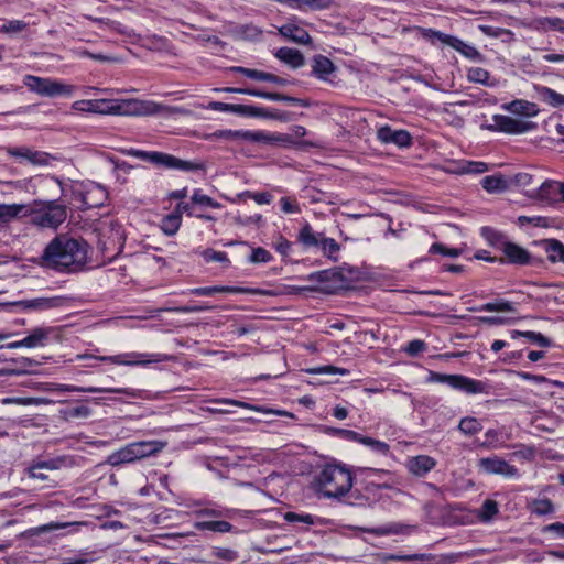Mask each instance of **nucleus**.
Wrapping results in <instances>:
<instances>
[{"label": "nucleus", "instance_id": "9b49d317", "mask_svg": "<svg viewBox=\"0 0 564 564\" xmlns=\"http://www.w3.org/2000/svg\"><path fill=\"white\" fill-rule=\"evenodd\" d=\"M478 468L488 475H500L506 478H518L519 470L500 456L492 455L478 460Z\"/></svg>", "mask_w": 564, "mask_h": 564}, {"label": "nucleus", "instance_id": "4c0bfd02", "mask_svg": "<svg viewBox=\"0 0 564 564\" xmlns=\"http://www.w3.org/2000/svg\"><path fill=\"white\" fill-rule=\"evenodd\" d=\"M182 224V217L178 214H170L162 219L161 228L167 236H174Z\"/></svg>", "mask_w": 564, "mask_h": 564}, {"label": "nucleus", "instance_id": "864d4df0", "mask_svg": "<svg viewBox=\"0 0 564 564\" xmlns=\"http://www.w3.org/2000/svg\"><path fill=\"white\" fill-rule=\"evenodd\" d=\"M284 519L290 523L301 522V523L308 524V525L314 523L313 516H311L308 513L300 514V513H295V512H286L284 514Z\"/></svg>", "mask_w": 564, "mask_h": 564}, {"label": "nucleus", "instance_id": "f704fd0d", "mask_svg": "<svg viewBox=\"0 0 564 564\" xmlns=\"http://www.w3.org/2000/svg\"><path fill=\"white\" fill-rule=\"evenodd\" d=\"M230 511L223 508H202L194 511V516L198 520H223V518L229 517Z\"/></svg>", "mask_w": 564, "mask_h": 564}, {"label": "nucleus", "instance_id": "dca6fc26", "mask_svg": "<svg viewBox=\"0 0 564 564\" xmlns=\"http://www.w3.org/2000/svg\"><path fill=\"white\" fill-rule=\"evenodd\" d=\"M377 139L384 144L393 143L400 148L410 147L412 143V137L406 130H393L389 126L378 129Z\"/></svg>", "mask_w": 564, "mask_h": 564}, {"label": "nucleus", "instance_id": "393cba45", "mask_svg": "<svg viewBox=\"0 0 564 564\" xmlns=\"http://www.w3.org/2000/svg\"><path fill=\"white\" fill-rule=\"evenodd\" d=\"M502 108L511 113L524 117H534L539 112V108L534 102L523 99H517L509 104H505Z\"/></svg>", "mask_w": 564, "mask_h": 564}, {"label": "nucleus", "instance_id": "6ab92c4d", "mask_svg": "<svg viewBox=\"0 0 564 564\" xmlns=\"http://www.w3.org/2000/svg\"><path fill=\"white\" fill-rule=\"evenodd\" d=\"M7 152L13 158L25 159L33 165H47L50 161V155L47 153L33 151L26 147L9 148Z\"/></svg>", "mask_w": 564, "mask_h": 564}, {"label": "nucleus", "instance_id": "b1692460", "mask_svg": "<svg viewBox=\"0 0 564 564\" xmlns=\"http://www.w3.org/2000/svg\"><path fill=\"white\" fill-rule=\"evenodd\" d=\"M62 391L67 392H88V393H97V392H111V393H122L130 398L139 397V392L134 389L130 388H96V387H76V386H62Z\"/></svg>", "mask_w": 564, "mask_h": 564}, {"label": "nucleus", "instance_id": "f257e3e1", "mask_svg": "<svg viewBox=\"0 0 564 564\" xmlns=\"http://www.w3.org/2000/svg\"><path fill=\"white\" fill-rule=\"evenodd\" d=\"M29 217V224L42 230H57L67 219V207L58 199H34L30 204H0V226Z\"/></svg>", "mask_w": 564, "mask_h": 564}, {"label": "nucleus", "instance_id": "4468645a", "mask_svg": "<svg viewBox=\"0 0 564 564\" xmlns=\"http://www.w3.org/2000/svg\"><path fill=\"white\" fill-rule=\"evenodd\" d=\"M426 32H427L430 39L432 40V42L437 40V41L453 47L454 50H456L457 52H459L462 55L466 56L467 58H470L474 61L481 59V54L477 51V48L463 42L462 40H459L455 36H452V35L444 34L438 31L431 30V29L427 30Z\"/></svg>", "mask_w": 564, "mask_h": 564}, {"label": "nucleus", "instance_id": "5701e85b", "mask_svg": "<svg viewBox=\"0 0 564 564\" xmlns=\"http://www.w3.org/2000/svg\"><path fill=\"white\" fill-rule=\"evenodd\" d=\"M58 299L56 297H36L31 300H21L12 303L11 305L21 307L25 311H46L57 306Z\"/></svg>", "mask_w": 564, "mask_h": 564}, {"label": "nucleus", "instance_id": "4be33fe9", "mask_svg": "<svg viewBox=\"0 0 564 564\" xmlns=\"http://www.w3.org/2000/svg\"><path fill=\"white\" fill-rule=\"evenodd\" d=\"M110 100L108 99H91V100H77L72 105V108L80 112H93L100 115H109Z\"/></svg>", "mask_w": 564, "mask_h": 564}, {"label": "nucleus", "instance_id": "7c9ffc66", "mask_svg": "<svg viewBox=\"0 0 564 564\" xmlns=\"http://www.w3.org/2000/svg\"><path fill=\"white\" fill-rule=\"evenodd\" d=\"M323 234L315 232L310 224H305L297 236V240L306 248L319 247Z\"/></svg>", "mask_w": 564, "mask_h": 564}, {"label": "nucleus", "instance_id": "2f4dec72", "mask_svg": "<svg viewBox=\"0 0 564 564\" xmlns=\"http://www.w3.org/2000/svg\"><path fill=\"white\" fill-rule=\"evenodd\" d=\"M467 78L469 82L482 84L488 87H495L498 84V80L492 78L489 72L481 67L469 68Z\"/></svg>", "mask_w": 564, "mask_h": 564}, {"label": "nucleus", "instance_id": "a18cd8bd", "mask_svg": "<svg viewBox=\"0 0 564 564\" xmlns=\"http://www.w3.org/2000/svg\"><path fill=\"white\" fill-rule=\"evenodd\" d=\"M212 555L225 562H234L238 560L239 554L237 551L228 547L214 546Z\"/></svg>", "mask_w": 564, "mask_h": 564}, {"label": "nucleus", "instance_id": "a211bd4d", "mask_svg": "<svg viewBox=\"0 0 564 564\" xmlns=\"http://www.w3.org/2000/svg\"><path fill=\"white\" fill-rule=\"evenodd\" d=\"M191 294L198 296H212L216 293H243V294H260V290L247 289L239 286H227V285H215V286H203L189 290Z\"/></svg>", "mask_w": 564, "mask_h": 564}, {"label": "nucleus", "instance_id": "39448f33", "mask_svg": "<svg viewBox=\"0 0 564 564\" xmlns=\"http://www.w3.org/2000/svg\"><path fill=\"white\" fill-rule=\"evenodd\" d=\"M127 153L155 166H163L170 170L198 171L204 169V165L200 163L185 161L164 152L130 149Z\"/></svg>", "mask_w": 564, "mask_h": 564}, {"label": "nucleus", "instance_id": "c9c22d12", "mask_svg": "<svg viewBox=\"0 0 564 564\" xmlns=\"http://www.w3.org/2000/svg\"><path fill=\"white\" fill-rule=\"evenodd\" d=\"M471 312H513L514 306L511 302L506 300H499L497 302H489L479 307L469 308Z\"/></svg>", "mask_w": 564, "mask_h": 564}, {"label": "nucleus", "instance_id": "e433bc0d", "mask_svg": "<svg viewBox=\"0 0 564 564\" xmlns=\"http://www.w3.org/2000/svg\"><path fill=\"white\" fill-rule=\"evenodd\" d=\"M458 430L464 435H475L482 430L481 423L474 416H465L459 421Z\"/></svg>", "mask_w": 564, "mask_h": 564}, {"label": "nucleus", "instance_id": "f03ea898", "mask_svg": "<svg viewBox=\"0 0 564 564\" xmlns=\"http://www.w3.org/2000/svg\"><path fill=\"white\" fill-rule=\"evenodd\" d=\"M88 245L83 239L57 235L44 248L40 265L61 273H77L87 264Z\"/></svg>", "mask_w": 564, "mask_h": 564}, {"label": "nucleus", "instance_id": "ea45409f", "mask_svg": "<svg viewBox=\"0 0 564 564\" xmlns=\"http://www.w3.org/2000/svg\"><path fill=\"white\" fill-rule=\"evenodd\" d=\"M200 256L206 262H219L223 263L225 268H228L230 264V260L228 259L226 252L217 251L212 248L203 250Z\"/></svg>", "mask_w": 564, "mask_h": 564}, {"label": "nucleus", "instance_id": "0eeeda50", "mask_svg": "<svg viewBox=\"0 0 564 564\" xmlns=\"http://www.w3.org/2000/svg\"><path fill=\"white\" fill-rule=\"evenodd\" d=\"M167 110L163 105L151 100H110L109 115L154 116Z\"/></svg>", "mask_w": 564, "mask_h": 564}, {"label": "nucleus", "instance_id": "ddd939ff", "mask_svg": "<svg viewBox=\"0 0 564 564\" xmlns=\"http://www.w3.org/2000/svg\"><path fill=\"white\" fill-rule=\"evenodd\" d=\"M499 250L503 254L498 260L501 264L527 265L531 262V253L514 242L502 240L499 245Z\"/></svg>", "mask_w": 564, "mask_h": 564}, {"label": "nucleus", "instance_id": "72a5a7b5", "mask_svg": "<svg viewBox=\"0 0 564 564\" xmlns=\"http://www.w3.org/2000/svg\"><path fill=\"white\" fill-rule=\"evenodd\" d=\"M511 337L513 339H516L518 337H525L527 339L539 345L540 347H551L552 346L551 339H549L541 333H536V332H532V330H527V332L512 330Z\"/></svg>", "mask_w": 564, "mask_h": 564}, {"label": "nucleus", "instance_id": "1a4fd4ad", "mask_svg": "<svg viewBox=\"0 0 564 564\" xmlns=\"http://www.w3.org/2000/svg\"><path fill=\"white\" fill-rule=\"evenodd\" d=\"M90 358L99 359L102 361H108L115 365H123V366H148L150 364H158L166 360H171L172 356L166 354H142V352H126L113 356H102V357H94Z\"/></svg>", "mask_w": 564, "mask_h": 564}, {"label": "nucleus", "instance_id": "473e14b6", "mask_svg": "<svg viewBox=\"0 0 564 564\" xmlns=\"http://www.w3.org/2000/svg\"><path fill=\"white\" fill-rule=\"evenodd\" d=\"M481 185L488 193H501L508 188V181L502 175H488L481 180Z\"/></svg>", "mask_w": 564, "mask_h": 564}, {"label": "nucleus", "instance_id": "c756f323", "mask_svg": "<svg viewBox=\"0 0 564 564\" xmlns=\"http://www.w3.org/2000/svg\"><path fill=\"white\" fill-rule=\"evenodd\" d=\"M59 467V463L56 459L36 462L28 468V474L31 478L46 480L48 476L44 470H55Z\"/></svg>", "mask_w": 564, "mask_h": 564}, {"label": "nucleus", "instance_id": "423d86ee", "mask_svg": "<svg viewBox=\"0 0 564 564\" xmlns=\"http://www.w3.org/2000/svg\"><path fill=\"white\" fill-rule=\"evenodd\" d=\"M426 382L447 384L454 390L463 391L467 394L488 393V383L476 380L463 375H446L436 371H429Z\"/></svg>", "mask_w": 564, "mask_h": 564}, {"label": "nucleus", "instance_id": "a878e982", "mask_svg": "<svg viewBox=\"0 0 564 564\" xmlns=\"http://www.w3.org/2000/svg\"><path fill=\"white\" fill-rule=\"evenodd\" d=\"M274 56L282 63L291 66L292 68H299L303 66L305 62L303 54L299 50L291 47L279 48L274 53Z\"/></svg>", "mask_w": 564, "mask_h": 564}, {"label": "nucleus", "instance_id": "338daca9", "mask_svg": "<svg viewBox=\"0 0 564 564\" xmlns=\"http://www.w3.org/2000/svg\"><path fill=\"white\" fill-rule=\"evenodd\" d=\"M334 435L336 436H339L344 440H347V441H352V442H356V440L358 438V433L355 432V431H351V430H346V429H330L329 430Z\"/></svg>", "mask_w": 564, "mask_h": 564}, {"label": "nucleus", "instance_id": "c85d7f7f", "mask_svg": "<svg viewBox=\"0 0 564 564\" xmlns=\"http://www.w3.org/2000/svg\"><path fill=\"white\" fill-rule=\"evenodd\" d=\"M541 243L551 263H564V243L557 239H545Z\"/></svg>", "mask_w": 564, "mask_h": 564}, {"label": "nucleus", "instance_id": "aec40b11", "mask_svg": "<svg viewBox=\"0 0 564 564\" xmlns=\"http://www.w3.org/2000/svg\"><path fill=\"white\" fill-rule=\"evenodd\" d=\"M436 466V460L429 455H417L410 457L406 462L408 470L416 476L424 477Z\"/></svg>", "mask_w": 564, "mask_h": 564}, {"label": "nucleus", "instance_id": "13d9d810", "mask_svg": "<svg viewBox=\"0 0 564 564\" xmlns=\"http://www.w3.org/2000/svg\"><path fill=\"white\" fill-rule=\"evenodd\" d=\"M426 349V344L423 340L414 339L409 341L404 351L411 356H416L420 352H423Z\"/></svg>", "mask_w": 564, "mask_h": 564}, {"label": "nucleus", "instance_id": "8fccbe9b", "mask_svg": "<svg viewBox=\"0 0 564 564\" xmlns=\"http://www.w3.org/2000/svg\"><path fill=\"white\" fill-rule=\"evenodd\" d=\"M430 252L431 253H441V254H443L445 257H449V258H457L458 256H460L462 250L458 248H448L443 243L436 242L431 246Z\"/></svg>", "mask_w": 564, "mask_h": 564}, {"label": "nucleus", "instance_id": "a19ab883", "mask_svg": "<svg viewBox=\"0 0 564 564\" xmlns=\"http://www.w3.org/2000/svg\"><path fill=\"white\" fill-rule=\"evenodd\" d=\"M498 503L495 500L487 499L484 501L479 511V519L484 522H489L498 513Z\"/></svg>", "mask_w": 564, "mask_h": 564}, {"label": "nucleus", "instance_id": "9d476101", "mask_svg": "<svg viewBox=\"0 0 564 564\" xmlns=\"http://www.w3.org/2000/svg\"><path fill=\"white\" fill-rule=\"evenodd\" d=\"M209 109L217 111L232 112L240 116L256 117V118H268L285 120V116L281 115L278 110H268L265 108L252 106V105H232L220 101H213L209 104Z\"/></svg>", "mask_w": 564, "mask_h": 564}, {"label": "nucleus", "instance_id": "7ed1b4c3", "mask_svg": "<svg viewBox=\"0 0 564 564\" xmlns=\"http://www.w3.org/2000/svg\"><path fill=\"white\" fill-rule=\"evenodd\" d=\"M351 471L341 464H325L314 476L313 490L323 498L340 500L352 488Z\"/></svg>", "mask_w": 564, "mask_h": 564}, {"label": "nucleus", "instance_id": "0e129e2a", "mask_svg": "<svg viewBox=\"0 0 564 564\" xmlns=\"http://www.w3.org/2000/svg\"><path fill=\"white\" fill-rule=\"evenodd\" d=\"M468 557H470L468 553H451L443 555L437 564H453Z\"/></svg>", "mask_w": 564, "mask_h": 564}, {"label": "nucleus", "instance_id": "680f3d73", "mask_svg": "<svg viewBox=\"0 0 564 564\" xmlns=\"http://www.w3.org/2000/svg\"><path fill=\"white\" fill-rule=\"evenodd\" d=\"M91 410L87 405L80 404L68 411V416L72 419H86L90 415Z\"/></svg>", "mask_w": 564, "mask_h": 564}, {"label": "nucleus", "instance_id": "5fc2aeb1", "mask_svg": "<svg viewBox=\"0 0 564 564\" xmlns=\"http://www.w3.org/2000/svg\"><path fill=\"white\" fill-rule=\"evenodd\" d=\"M281 210L285 214H297L301 212V208L295 199H292L288 196L280 198Z\"/></svg>", "mask_w": 564, "mask_h": 564}, {"label": "nucleus", "instance_id": "58836bf2", "mask_svg": "<svg viewBox=\"0 0 564 564\" xmlns=\"http://www.w3.org/2000/svg\"><path fill=\"white\" fill-rule=\"evenodd\" d=\"M557 193V182L545 181L540 185L536 196L541 200L553 202Z\"/></svg>", "mask_w": 564, "mask_h": 564}, {"label": "nucleus", "instance_id": "052dcab7", "mask_svg": "<svg viewBox=\"0 0 564 564\" xmlns=\"http://www.w3.org/2000/svg\"><path fill=\"white\" fill-rule=\"evenodd\" d=\"M247 133H256V131H243V130H221L219 131V135L228 139H242L246 141H250L249 138H247Z\"/></svg>", "mask_w": 564, "mask_h": 564}, {"label": "nucleus", "instance_id": "6e6d98bb", "mask_svg": "<svg viewBox=\"0 0 564 564\" xmlns=\"http://www.w3.org/2000/svg\"><path fill=\"white\" fill-rule=\"evenodd\" d=\"M319 248L325 254L332 257L334 253L339 251V245L333 238L322 237Z\"/></svg>", "mask_w": 564, "mask_h": 564}, {"label": "nucleus", "instance_id": "cd10ccee", "mask_svg": "<svg viewBox=\"0 0 564 564\" xmlns=\"http://www.w3.org/2000/svg\"><path fill=\"white\" fill-rule=\"evenodd\" d=\"M193 528L198 531H212L216 533H227L232 530V524L225 520H196Z\"/></svg>", "mask_w": 564, "mask_h": 564}, {"label": "nucleus", "instance_id": "20e7f679", "mask_svg": "<svg viewBox=\"0 0 564 564\" xmlns=\"http://www.w3.org/2000/svg\"><path fill=\"white\" fill-rule=\"evenodd\" d=\"M165 447V443L160 441H142L129 443L120 449L111 453L107 463L117 467L123 464H132L137 460L154 456Z\"/></svg>", "mask_w": 564, "mask_h": 564}, {"label": "nucleus", "instance_id": "f8f14e48", "mask_svg": "<svg viewBox=\"0 0 564 564\" xmlns=\"http://www.w3.org/2000/svg\"><path fill=\"white\" fill-rule=\"evenodd\" d=\"M492 124L488 126L491 131H500L509 134H520L533 130L536 124L530 121L514 119L509 116L495 115Z\"/></svg>", "mask_w": 564, "mask_h": 564}, {"label": "nucleus", "instance_id": "774afa93", "mask_svg": "<svg viewBox=\"0 0 564 564\" xmlns=\"http://www.w3.org/2000/svg\"><path fill=\"white\" fill-rule=\"evenodd\" d=\"M93 561L94 558L84 554L78 557L65 558L59 564H91Z\"/></svg>", "mask_w": 564, "mask_h": 564}, {"label": "nucleus", "instance_id": "69168bd1", "mask_svg": "<svg viewBox=\"0 0 564 564\" xmlns=\"http://www.w3.org/2000/svg\"><path fill=\"white\" fill-rule=\"evenodd\" d=\"M245 195L252 198L259 205L270 204L272 200V195L269 194L268 192H261V193L246 192Z\"/></svg>", "mask_w": 564, "mask_h": 564}, {"label": "nucleus", "instance_id": "603ef678", "mask_svg": "<svg viewBox=\"0 0 564 564\" xmlns=\"http://www.w3.org/2000/svg\"><path fill=\"white\" fill-rule=\"evenodd\" d=\"M272 259L270 252L261 247L254 248L251 252L249 261L252 263H267Z\"/></svg>", "mask_w": 564, "mask_h": 564}, {"label": "nucleus", "instance_id": "bb28decb", "mask_svg": "<svg viewBox=\"0 0 564 564\" xmlns=\"http://www.w3.org/2000/svg\"><path fill=\"white\" fill-rule=\"evenodd\" d=\"M335 72L334 63L324 55H315L312 63V74L318 79L326 80Z\"/></svg>", "mask_w": 564, "mask_h": 564}, {"label": "nucleus", "instance_id": "de8ad7c7", "mask_svg": "<svg viewBox=\"0 0 564 564\" xmlns=\"http://www.w3.org/2000/svg\"><path fill=\"white\" fill-rule=\"evenodd\" d=\"M28 28V23L22 20H10L0 26V33H19Z\"/></svg>", "mask_w": 564, "mask_h": 564}, {"label": "nucleus", "instance_id": "3c124183", "mask_svg": "<svg viewBox=\"0 0 564 564\" xmlns=\"http://www.w3.org/2000/svg\"><path fill=\"white\" fill-rule=\"evenodd\" d=\"M366 531L375 535L398 534L402 532V525L398 523H392L384 527L368 529Z\"/></svg>", "mask_w": 564, "mask_h": 564}, {"label": "nucleus", "instance_id": "6e6552de", "mask_svg": "<svg viewBox=\"0 0 564 564\" xmlns=\"http://www.w3.org/2000/svg\"><path fill=\"white\" fill-rule=\"evenodd\" d=\"M23 83L29 90L44 97L72 96L75 91L74 85L48 77L26 75Z\"/></svg>", "mask_w": 564, "mask_h": 564}, {"label": "nucleus", "instance_id": "49530a36", "mask_svg": "<svg viewBox=\"0 0 564 564\" xmlns=\"http://www.w3.org/2000/svg\"><path fill=\"white\" fill-rule=\"evenodd\" d=\"M540 93H541V96L543 97V99L546 100L550 105H552V106L564 105V95H561L549 87H542Z\"/></svg>", "mask_w": 564, "mask_h": 564}, {"label": "nucleus", "instance_id": "f3484780", "mask_svg": "<svg viewBox=\"0 0 564 564\" xmlns=\"http://www.w3.org/2000/svg\"><path fill=\"white\" fill-rule=\"evenodd\" d=\"M247 138L250 142L265 143V144H279L282 147H291L295 143L293 135L286 133H265L262 131H256V133H247Z\"/></svg>", "mask_w": 564, "mask_h": 564}, {"label": "nucleus", "instance_id": "e2e57ef3", "mask_svg": "<svg viewBox=\"0 0 564 564\" xmlns=\"http://www.w3.org/2000/svg\"><path fill=\"white\" fill-rule=\"evenodd\" d=\"M518 224L521 226L527 225V224H532L535 227H540V226L546 225V218H544L542 216H534V217L519 216Z\"/></svg>", "mask_w": 564, "mask_h": 564}, {"label": "nucleus", "instance_id": "412c9836", "mask_svg": "<svg viewBox=\"0 0 564 564\" xmlns=\"http://www.w3.org/2000/svg\"><path fill=\"white\" fill-rule=\"evenodd\" d=\"M55 336L54 327H36L25 337L24 344L26 348L43 347Z\"/></svg>", "mask_w": 564, "mask_h": 564}, {"label": "nucleus", "instance_id": "09e8293b", "mask_svg": "<svg viewBox=\"0 0 564 564\" xmlns=\"http://www.w3.org/2000/svg\"><path fill=\"white\" fill-rule=\"evenodd\" d=\"M3 404H20V405H40L47 403V400L42 398H6Z\"/></svg>", "mask_w": 564, "mask_h": 564}, {"label": "nucleus", "instance_id": "37998d69", "mask_svg": "<svg viewBox=\"0 0 564 564\" xmlns=\"http://www.w3.org/2000/svg\"><path fill=\"white\" fill-rule=\"evenodd\" d=\"M555 510L554 505L547 498L536 499L531 505V511L538 516H545L553 513Z\"/></svg>", "mask_w": 564, "mask_h": 564}, {"label": "nucleus", "instance_id": "4d7b16f0", "mask_svg": "<svg viewBox=\"0 0 564 564\" xmlns=\"http://www.w3.org/2000/svg\"><path fill=\"white\" fill-rule=\"evenodd\" d=\"M433 556L431 554H408V555H403V554H391V555H388L387 556V560H391V561H424V560H430L432 558Z\"/></svg>", "mask_w": 564, "mask_h": 564}, {"label": "nucleus", "instance_id": "2eb2a0df", "mask_svg": "<svg viewBox=\"0 0 564 564\" xmlns=\"http://www.w3.org/2000/svg\"><path fill=\"white\" fill-rule=\"evenodd\" d=\"M278 32L281 36L296 44H310L312 42L310 34L301 26L300 20L295 17L290 18L279 26Z\"/></svg>", "mask_w": 564, "mask_h": 564}, {"label": "nucleus", "instance_id": "c03bdc74", "mask_svg": "<svg viewBox=\"0 0 564 564\" xmlns=\"http://www.w3.org/2000/svg\"><path fill=\"white\" fill-rule=\"evenodd\" d=\"M231 72L242 74L251 79L260 80V82H267L268 74L267 72L258 70V69H251L246 68L242 66H234L230 68Z\"/></svg>", "mask_w": 564, "mask_h": 564}, {"label": "nucleus", "instance_id": "bf43d9fd", "mask_svg": "<svg viewBox=\"0 0 564 564\" xmlns=\"http://www.w3.org/2000/svg\"><path fill=\"white\" fill-rule=\"evenodd\" d=\"M240 33L242 37L247 40H257L260 37L262 31L256 25L247 24L241 26Z\"/></svg>", "mask_w": 564, "mask_h": 564}, {"label": "nucleus", "instance_id": "79ce46f5", "mask_svg": "<svg viewBox=\"0 0 564 564\" xmlns=\"http://www.w3.org/2000/svg\"><path fill=\"white\" fill-rule=\"evenodd\" d=\"M192 202L196 205L207 206L215 209L221 208V204L213 199L210 196L203 193L202 189H195L192 196Z\"/></svg>", "mask_w": 564, "mask_h": 564}]
</instances>
